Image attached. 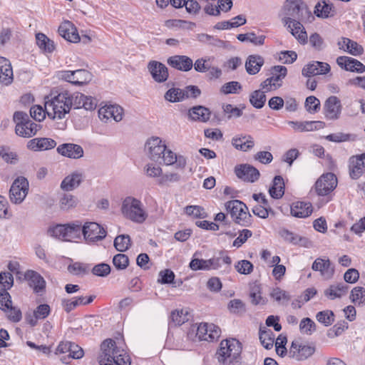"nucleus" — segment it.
Listing matches in <instances>:
<instances>
[{"instance_id":"38","label":"nucleus","mask_w":365,"mask_h":365,"mask_svg":"<svg viewBox=\"0 0 365 365\" xmlns=\"http://www.w3.org/2000/svg\"><path fill=\"white\" fill-rule=\"evenodd\" d=\"M272 76L269 78L274 86V89H277L282 86V79L285 78L287 73V69L283 66H275L271 70Z\"/></svg>"},{"instance_id":"22","label":"nucleus","mask_w":365,"mask_h":365,"mask_svg":"<svg viewBox=\"0 0 365 365\" xmlns=\"http://www.w3.org/2000/svg\"><path fill=\"white\" fill-rule=\"evenodd\" d=\"M56 150L62 156L71 159L81 158L84 154L83 148L80 145L74 143L61 144L58 146Z\"/></svg>"},{"instance_id":"30","label":"nucleus","mask_w":365,"mask_h":365,"mask_svg":"<svg viewBox=\"0 0 365 365\" xmlns=\"http://www.w3.org/2000/svg\"><path fill=\"white\" fill-rule=\"evenodd\" d=\"M25 279L36 293L42 292L46 287V282L43 278L36 272L28 270L24 274Z\"/></svg>"},{"instance_id":"24","label":"nucleus","mask_w":365,"mask_h":365,"mask_svg":"<svg viewBox=\"0 0 365 365\" xmlns=\"http://www.w3.org/2000/svg\"><path fill=\"white\" fill-rule=\"evenodd\" d=\"M167 63L171 67L181 71H189L193 67L192 60L184 55H175L170 56L168 58Z\"/></svg>"},{"instance_id":"45","label":"nucleus","mask_w":365,"mask_h":365,"mask_svg":"<svg viewBox=\"0 0 365 365\" xmlns=\"http://www.w3.org/2000/svg\"><path fill=\"white\" fill-rule=\"evenodd\" d=\"M233 20H240V22H235V21H221L218 22L215 26V28L218 30H225V29H229L231 28H235L238 27L240 26H242L246 24V19L242 15H238L233 18Z\"/></svg>"},{"instance_id":"14","label":"nucleus","mask_w":365,"mask_h":365,"mask_svg":"<svg viewBox=\"0 0 365 365\" xmlns=\"http://www.w3.org/2000/svg\"><path fill=\"white\" fill-rule=\"evenodd\" d=\"M98 117L106 123L112 120L120 122L123 117V109L118 105H106L98 110Z\"/></svg>"},{"instance_id":"59","label":"nucleus","mask_w":365,"mask_h":365,"mask_svg":"<svg viewBox=\"0 0 365 365\" xmlns=\"http://www.w3.org/2000/svg\"><path fill=\"white\" fill-rule=\"evenodd\" d=\"M185 213L194 217L204 218L206 217L205 210L197 205H189L185 208Z\"/></svg>"},{"instance_id":"12","label":"nucleus","mask_w":365,"mask_h":365,"mask_svg":"<svg viewBox=\"0 0 365 365\" xmlns=\"http://www.w3.org/2000/svg\"><path fill=\"white\" fill-rule=\"evenodd\" d=\"M81 233L88 243L102 240L106 236L104 228L94 222H88L83 225H81Z\"/></svg>"},{"instance_id":"52","label":"nucleus","mask_w":365,"mask_h":365,"mask_svg":"<svg viewBox=\"0 0 365 365\" xmlns=\"http://www.w3.org/2000/svg\"><path fill=\"white\" fill-rule=\"evenodd\" d=\"M172 322L176 326H180L188 321V312L185 309H176L171 313Z\"/></svg>"},{"instance_id":"1","label":"nucleus","mask_w":365,"mask_h":365,"mask_svg":"<svg viewBox=\"0 0 365 365\" xmlns=\"http://www.w3.org/2000/svg\"><path fill=\"white\" fill-rule=\"evenodd\" d=\"M145 150L149 157L153 161L164 163L166 165L177 163L179 168H183L186 165L185 158L182 156L177 157L171 150L167 149L165 142L159 137L148 138L145 145Z\"/></svg>"},{"instance_id":"23","label":"nucleus","mask_w":365,"mask_h":365,"mask_svg":"<svg viewBox=\"0 0 365 365\" xmlns=\"http://www.w3.org/2000/svg\"><path fill=\"white\" fill-rule=\"evenodd\" d=\"M312 269L314 271L319 272L321 276L326 279L332 278L334 274V267L329 259L320 257L316 259L312 264Z\"/></svg>"},{"instance_id":"54","label":"nucleus","mask_w":365,"mask_h":365,"mask_svg":"<svg viewBox=\"0 0 365 365\" xmlns=\"http://www.w3.org/2000/svg\"><path fill=\"white\" fill-rule=\"evenodd\" d=\"M130 245V238L128 235H121L114 240V246L119 252L126 251Z\"/></svg>"},{"instance_id":"20","label":"nucleus","mask_w":365,"mask_h":365,"mask_svg":"<svg viewBox=\"0 0 365 365\" xmlns=\"http://www.w3.org/2000/svg\"><path fill=\"white\" fill-rule=\"evenodd\" d=\"M50 312L51 309L48 304H40L34 311L27 312L25 315V319L29 325L34 327L37 324L38 320L46 318Z\"/></svg>"},{"instance_id":"50","label":"nucleus","mask_w":365,"mask_h":365,"mask_svg":"<svg viewBox=\"0 0 365 365\" xmlns=\"http://www.w3.org/2000/svg\"><path fill=\"white\" fill-rule=\"evenodd\" d=\"M74 80L73 84L83 85L90 82L92 79V74L85 69L74 71Z\"/></svg>"},{"instance_id":"2","label":"nucleus","mask_w":365,"mask_h":365,"mask_svg":"<svg viewBox=\"0 0 365 365\" xmlns=\"http://www.w3.org/2000/svg\"><path fill=\"white\" fill-rule=\"evenodd\" d=\"M101 354L98 356L100 365H130V356L126 351L118 346L111 339L104 340L101 345Z\"/></svg>"},{"instance_id":"31","label":"nucleus","mask_w":365,"mask_h":365,"mask_svg":"<svg viewBox=\"0 0 365 365\" xmlns=\"http://www.w3.org/2000/svg\"><path fill=\"white\" fill-rule=\"evenodd\" d=\"M56 145V142L49 138H37L28 142L27 147L34 151H43L52 149Z\"/></svg>"},{"instance_id":"49","label":"nucleus","mask_w":365,"mask_h":365,"mask_svg":"<svg viewBox=\"0 0 365 365\" xmlns=\"http://www.w3.org/2000/svg\"><path fill=\"white\" fill-rule=\"evenodd\" d=\"M270 297L275 300L279 304H287L289 299V294L284 290L276 287L272 289L270 292Z\"/></svg>"},{"instance_id":"43","label":"nucleus","mask_w":365,"mask_h":365,"mask_svg":"<svg viewBox=\"0 0 365 365\" xmlns=\"http://www.w3.org/2000/svg\"><path fill=\"white\" fill-rule=\"evenodd\" d=\"M259 340L265 349H270L272 348L274 342V335L270 329L266 328L260 329Z\"/></svg>"},{"instance_id":"17","label":"nucleus","mask_w":365,"mask_h":365,"mask_svg":"<svg viewBox=\"0 0 365 365\" xmlns=\"http://www.w3.org/2000/svg\"><path fill=\"white\" fill-rule=\"evenodd\" d=\"M148 70L153 79L157 83H163L168 78V68L159 61H150L148 64Z\"/></svg>"},{"instance_id":"51","label":"nucleus","mask_w":365,"mask_h":365,"mask_svg":"<svg viewBox=\"0 0 365 365\" xmlns=\"http://www.w3.org/2000/svg\"><path fill=\"white\" fill-rule=\"evenodd\" d=\"M183 93L182 89L171 88L165 92L164 98L170 103L180 102L184 100Z\"/></svg>"},{"instance_id":"61","label":"nucleus","mask_w":365,"mask_h":365,"mask_svg":"<svg viewBox=\"0 0 365 365\" xmlns=\"http://www.w3.org/2000/svg\"><path fill=\"white\" fill-rule=\"evenodd\" d=\"M8 289H0V309L5 311L9 309V307L12 304L11 298Z\"/></svg>"},{"instance_id":"21","label":"nucleus","mask_w":365,"mask_h":365,"mask_svg":"<svg viewBox=\"0 0 365 365\" xmlns=\"http://www.w3.org/2000/svg\"><path fill=\"white\" fill-rule=\"evenodd\" d=\"M231 144L237 150L247 152L254 148L255 140L250 135L240 133L232 138Z\"/></svg>"},{"instance_id":"25","label":"nucleus","mask_w":365,"mask_h":365,"mask_svg":"<svg viewBox=\"0 0 365 365\" xmlns=\"http://www.w3.org/2000/svg\"><path fill=\"white\" fill-rule=\"evenodd\" d=\"M330 66L324 62L313 61L304 66L302 73L303 76L310 77L317 75H323L329 73Z\"/></svg>"},{"instance_id":"44","label":"nucleus","mask_w":365,"mask_h":365,"mask_svg":"<svg viewBox=\"0 0 365 365\" xmlns=\"http://www.w3.org/2000/svg\"><path fill=\"white\" fill-rule=\"evenodd\" d=\"M36 43L38 47L45 52L51 53L55 46L53 41L49 39L45 34L38 33L36 36Z\"/></svg>"},{"instance_id":"40","label":"nucleus","mask_w":365,"mask_h":365,"mask_svg":"<svg viewBox=\"0 0 365 365\" xmlns=\"http://www.w3.org/2000/svg\"><path fill=\"white\" fill-rule=\"evenodd\" d=\"M269 195L274 199L281 198L284 192V183L283 178L279 176H275L273 180L272 186L269 190Z\"/></svg>"},{"instance_id":"26","label":"nucleus","mask_w":365,"mask_h":365,"mask_svg":"<svg viewBox=\"0 0 365 365\" xmlns=\"http://www.w3.org/2000/svg\"><path fill=\"white\" fill-rule=\"evenodd\" d=\"M349 175L352 179L359 178L365 170V153L349 159Z\"/></svg>"},{"instance_id":"55","label":"nucleus","mask_w":365,"mask_h":365,"mask_svg":"<svg viewBox=\"0 0 365 365\" xmlns=\"http://www.w3.org/2000/svg\"><path fill=\"white\" fill-rule=\"evenodd\" d=\"M85 297H79L72 299H64L62 301V306L66 312H70L79 305H83Z\"/></svg>"},{"instance_id":"7","label":"nucleus","mask_w":365,"mask_h":365,"mask_svg":"<svg viewBox=\"0 0 365 365\" xmlns=\"http://www.w3.org/2000/svg\"><path fill=\"white\" fill-rule=\"evenodd\" d=\"M51 236L65 241L79 239L81 235V223L76 221L64 225H56L48 229Z\"/></svg>"},{"instance_id":"15","label":"nucleus","mask_w":365,"mask_h":365,"mask_svg":"<svg viewBox=\"0 0 365 365\" xmlns=\"http://www.w3.org/2000/svg\"><path fill=\"white\" fill-rule=\"evenodd\" d=\"M314 351V347L294 341L289 349V356L297 361H304L313 355Z\"/></svg>"},{"instance_id":"46","label":"nucleus","mask_w":365,"mask_h":365,"mask_svg":"<svg viewBox=\"0 0 365 365\" xmlns=\"http://www.w3.org/2000/svg\"><path fill=\"white\" fill-rule=\"evenodd\" d=\"M334 11L333 10L332 4L323 1L319 2L315 6V14L318 16L327 18L330 16H333Z\"/></svg>"},{"instance_id":"8","label":"nucleus","mask_w":365,"mask_h":365,"mask_svg":"<svg viewBox=\"0 0 365 365\" xmlns=\"http://www.w3.org/2000/svg\"><path fill=\"white\" fill-rule=\"evenodd\" d=\"M13 120L16 123L15 132L16 135L23 138H31L36 135L40 125L31 121L29 115L22 111L14 113Z\"/></svg>"},{"instance_id":"42","label":"nucleus","mask_w":365,"mask_h":365,"mask_svg":"<svg viewBox=\"0 0 365 365\" xmlns=\"http://www.w3.org/2000/svg\"><path fill=\"white\" fill-rule=\"evenodd\" d=\"M264 35L257 36L254 32H249L247 34H238L237 38L242 41H248L254 44L255 46H262L264 43L265 40Z\"/></svg>"},{"instance_id":"18","label":"nucleus","mask_w":365,"mask_h":365,"mask_svg":"<svg viewBox=\"0 0 365 365\" xmlns=\"http://www.w3.org/2000/svg\"><path fill=\"white\" fill-rule=\"evenodd\" d=\"M303 22L302 20L295 19L282 22V24L299 43L304 44L307 42V34L302 24Z\"/></svg>"},{"instance_id":"35","label":"nucleus","mask_w":365,"mask_h":365,"mask_svg":"<svg viewBox=\"0 0 365 365\" xmlns=\"http://www.w3.org/2000/svg\"><path fill=\"white\" fill-rule=\"evenodd\" d=\"M338 46L340 49H343L353 56H359L364 51L361 45L347 38H342L338 42Z\"/></svg>"},{"instance_id":"33","label":"nucleus","mask_w":365,"mask_h":365,"mask_svg":"<svg viewBox=\"0 0 365 365\" xmlns=\"http://www.w3.org/2000/svg\"><path fill=\"white\" fill-rule=\"evenodd\" d=\"M349 289V286L341 282L330 285L324 290V295L329 299L334 300L344 296Z\"/></svg>"},{"instance_id":"58","label":"nucleus","mask_w":365,"mask_h":365,"mask_svg":"<svg viewBox=\"0 0 365 365\" xmlns=\"http://www.w3.org/2000/svg\"><path fill=\"white\" fill-rule=\"evenodd\" d=\"M113 263L117 269H125L129 264V259L124 254H117L113 257Z\"/></svg>"},{"instance_id":"41","label":"nucleus","mask_w":365,"mask_h":365,"mask_svg":"<svg viewBox=\"0 0 365 365\" xmlns=\"http://www.w3.org/2000/svg\"><path fill=\"white\" fill-rule=\"evenodd\" d=\"M78 199L71 194L64 193L59 200V207L61 210L68 211L76 207L78 205Z\"/></svg>"},{"instance_id":"3","label":"nucleus","mask_w":365,"mask_h":365,"mask_svg":"<svg viewBox=\"0 0 365 365\" xmlns=\"http://www.w3.org/2000/svg\"><path fill=\"white\" fill-rule=\"evenodd\" d=\"M44 100L46 113L53 120L63 118L71 108L68 91H51Z\"/></svg>"},{"instance_id":"48","label":"nucleus","mask_w":365,"mask_h":365,"mask_svg":"<svg viewBox=\"0 0 365 365\" xmlns=\"http://www.w3.org/2000/svg\"><path fill=\"white\" fill-rule=\"evenodd\" d=\"M250 102L256 108H262L266 102V96L264 91L257 90L253 91L250 96Z\"/></svg>"},{"instance_id":"53","label":"nucleus","mask_w":365,"mask_h":365,"mask_svg":"<svg viewBox=\"0 0 365 365\" xmlns=\"http://www.w3.org/2000/svg\"><path fill=\"white\" fill-rule=\"evenodd\" d=\"M316 319L325 327H329L334 322V314L332 311L324 310L317 314Z\"/></svg>"},{"instance_id":"60","label":"nucleus","mask_w":365,"mask_h":365,"mask_svg":"<svg viewBox=\"0 0 365 365\" xmlns=\"http://www.w3.org/2000/svg\"><path fill=\"white\" fill-rule=\"evenodd\" d=\"M212 57L200 58L195 61L193 63L194 69L197 72L205 73L210 69L208 62L212 59Z\"/></svg>"},{"instance_id":"5","label":"nucleus","mask_w":365,"mask_h":365,"mask_svg":"<svg viewBox=\"0 0 365 365\" xmlns=\"http://www.w3.org/2000/svg\"><path fill=\"white\" fill-rule=\"evenodd\" d=\"M120 212L125 219L137 224H143L148 217L143 203L133 196H127L123 200Z\"/></svg>"},{"instance_id":"57","label":"nucleus","mask_w":365,"mask_h":365,"mask_svg":"<svg viewBox=\"0 0 365 365\" xmlns=\"http://www.w3.org/2000/svg\"><path fill=\"white\" fill-rule=\"evenodd\" d=\"M354 58L348 56H339L336 58L337 64L346 71L356 72Z\"/></svg>"},{"instance_id":"64","label":"nucleus","mask_w":365,"mask_h":365,"mask_svg":"<svg viewBox=\"0 0 365 365\" xmlns=\"http://www.w3.org/2000/svg\"><path fill=\"white\" fill-rule=\"evenodd\" d=\"M235 267L237 271L242 274H249L253 270V265L248 260H241Z\"/></svg>"},{"instance_id":"63","label":"nucleus","mask_w":365,"mask_h":365,"mask_svg":"<svg viewBox=\"0 0 365 365\" xmlns=\"http://www.w3.org/2000/svg\"><path fill=\"white\" fill-rule=\"evenodd\" d=\"M110 272V267L106 263H100L94 266L92 269V273L98 277H106Z\"/></svg>"},{"instance_id":"19","label":"nucleus","mask_w":365,"mask_h":365,"mask_svg":"<svg viewBox=\"0 0 365 365\" xmlns=\"http://www.w3.org/2000/svg\"><path fill=\"white\" fill-rule=\"evenodd\" d=\"M324 109L325 117L327 119L336 120L341 114V102L336 96H330L326 100Z\"/></svg>"},{"instance_id":"11","label":"nucleus","mask_w":365,"mask_h":365,"mask_svg":"<svg viewBox=\"0 0 365 365\" xmlns=\"http://www.w3.org/2000/svg\"><path fill=\"white\" fill-rule=\"evenodd\" d=\"M29 191V182L24 177L17 178L12 183L9 190L11 202L20 204L26 198Z\"/></svg>"},{"instance_id":"37","label":"nucleus","mask_w":365,"mask_h":365,"mask_svg":"<svg viewBox=\"0 0 365 365\" xmlns=\"http://www.w3.org/2000/svg\"><path fill=\"white\" fill-rule=\"evenodd\" d=\"M281 236L284 238V240L294 245H299L305 247H309L311 246V242L309 240V239L289 232L287 230H282L281 232Z\"/></svg>"},{"instance_id":"29","label":"nucleus","mask_w":365,"mask_h":365,"mask_svg":"<svg viewBox=\"0 0 365 365\" xmlns=\"http://www.w3.org/2000/svg\"><path fill=\"white\" fill-rule=\"evenodd\" d=\"M83 173L76 170L67 175L61 182V187L66 191H71L78 187L83 180Z\"/></svg>"},{"instance_id":"9","label":"nucleus","mask_w":365,"mask_h":365,"mask_svg":"<svg viewBox=\"0 0 365 365\" xmlns=\"http://www.w3.org/2000/svg\"><path fill=\"white\" fill-rule=\"evenodd\" d=\"M225 207L233 220L242 226H247L250 223L251 215L248 212L247 207L242 202L233 200L227 202Z\"/></svg>"},{"instance_id":"16","label":"nucleus","mask_w":365,"mask_h":365,"mask_svg":"<svg viewBox=\"0 0 365 365\" xmlns=\"http://www.w3.org/2000/svg\"><path fill=\"white\" fill-rule=\"evenodd\" d=\"M221 333L220 329L213 324L208 323H201L197 328L196 336L200 340L213 341L220 337Z\"/></svg>"},{"instance_id":"4","label":"nucleus","mask_w":365,"mask_h":365,"mask_svg":"<svg viewBox=\"0 0 365 365\" xmlns=\"http://www.w3.org/2000/svg\"><path fill=\"white\" fill-rule=\"evenodd\" d=\"M282 22L292 20L309 21L314 16L302 0H286L279 14Z\"/></svg>"},{"instance_id":"13","label":"nucleus","mask_w":365,"mask_h":365,"mask_svg":"<svg viewBox=\"0 0 365 365\" xmlns=\"http://www.w3.org/2000/svg\"><path fill=\"white\" fill-rule=\"evenodd\" d=\"M337 185V179L331 173L323 174L315 183L317 193L321 196L327 195Z\"/></svg>"},{"instance_id":"47","label":"nucleus","mask_w":365,"mask_h":365,"mask_svg":"<svg viewBox=\"0 0 365 365\" xmlns=\"http://www.w3.org/2000/svg\"><path fill=\"white\" fill-rule=\"evenodd\" d=\"M350 299L357 306L365 305V289L362 287H354L351 292Z\"/></svg>"},{"instance_id":"27","label":"nucleus","mask_w":365,"mask_h":365,"mask_svg":"<svg viewBox=\"0 0 365 365\" xmlns=\"http://www.w3.org/2000/svg\"><path fill=\"white\" fill-rule=\"evenodd\" d=\"M58 34L69 42L77 43L80 41V36L76 28L69 21H66L59 26Z\"/></svg>"},{"instance_id":"32","label":"nucleus","mask_w":365,"mask_h":365,"mask_svg":"<svg viewBox=\"0 0 365 365\" xmlns=\"http://www.w3.org/2000/svg\"><path fill=\"white\" fill-rule=\"evenodd\" d=\"M12 81L13 70L10 61L4 57H0V81L9 85Z\"/></svg>"},{"instance_id":"62","label":"nucleus","mask_w":365,"mask_h":365,"mask_svg":"<svg viewBox=\"0 0 365 365\" xmlns=\"http://www.w3.org/2000/svg\"><path fill=\"white\" fill-rule=\"evenodd\" d=\"M301 331L306 334H311L315 330V323L309 318H304L299 324Z\"/></svg>"},{"instance_id":"10","label":"nucleus","mask_w":365,"mask_h":365,"mask_svg":"<svg viewBox=\"0 0 365 365\" xmlns=\"http://www.w3.org/2000/svg\"><path fill=\"white\" fill-rule=\"evenodd\" d=\"M56 354H63L60 360L63 364H69L71 359H78L83 356V350L78 344L71 341L61 342L56 351Z\"/></svg>"},{"instance_id":"6","label":"nucleus","mask_w":365,"mask_h":365,"mask_svg":"<svg viewBox=\"0 0 365 365\" xmlns=\"http://www.w3.org/2000/svg\"><path fill=\"white\" fill-rule=\"evenodd\" d=\"M241 351L242 347L237 340L226 339L221 341L215 356L218 362L222 365H242Z\"/></svg>"},{"instance_id":"34","label":"nucleus","mask_w":365,"mask_h":365,"mask_svg":"<svg viewBox=\"0 0 365 365\" xmlns=\"http://www.w3.org/2000/svg\"><path fill=\"white\" fill-rule=\"evenodd\" d=\"M312 205L310 202H297L291 206V214L296 217H307L312 214Z\"/></svg>"},{"instance_id":"39","label":"nucleus","mask_w":365,"mask_h":365,"mask_svg":"<svg viewBox=\"0 0 365 365\" xmlns=\"http://www.w3.org/2000/svg\"><path fill=\"white\" fill-rule=\"evenodd\" d=\"M189 117L192 120L207 122L210 118L209 109L203 106H196L189 110Z\"/></svg>"},{"instance_id":"36","label":"nucleus","mask_w":365,"mask_h":365,"mask_svg":"<svg viewBox=\"0 0 365 365\" xmlns=\"http://www.w3.org/2000/svg\"><path fill=\"white\" fill-rule=\"evenodd\" d=\"M264 58L259 55H250L245 62V68L250 75L257 73L264 64Z\"/></svg>"},{"instance_id":"28","label":"nucleus","mask_w":365,"mask_h":365,"mask_svg":"<svg viewBox=\"0 0 365 365\" xmlns=\"http://www.w3.org/2000/svg\"><path fill=\"white\" fill-rule=\"evenodd\" d=\"M236 175L244 181L253 182L259 177L257 169L250 165H241L235 168Z\"/></svg>"},{"instance_id":"56","label":"nucleus","mask_w":365,"mask_h":365,"mask_svg":"<svg viewBox=\"0 0 365 365\" xmlns=\"http://www.w3.org/2000/svg\"><path fill=\"white\" fill-rule=\"evenodd\" d=\"M305 108L309 113H316L320 110V101L315 96H309L305 101Z\"/></svg>"}]
</instances>
